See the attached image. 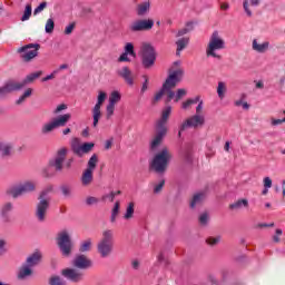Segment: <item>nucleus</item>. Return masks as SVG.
I'll use <instances>...</instances> for the list:
<instances>
[{
	"mask_svg": "<svg viewBox=\"0 0 285 285\" xmlns=\"http://www.w3.org/2000/svg\"><path fill=\"white\" fill-rule=\"evenodd\" d=\"M177 66L178 63L175 62L174 67L169 69V75L165 83L163 85V88L158 92H156L154 97V104H157V101H160L164 95H166L167 97V100H166L167 104L173 101V99H175V91H173V88H175L179 83V81H181V77H184V69Z\"/></svg>",
	"mask_w": 285,
	"mask_h": 285,
	"instance_id": "nucleus-1",
	"label": "nucleus"
},
{
	"mask_svg": "<svg viewBox=\"0 0 285 285\" xmlns=\"http://www.w3.org/2000/svg\"><path fill=\"white\" fill-rule=\"evenodd\" d=\"M225 49L226 41L222 38V35H219V31H214L206 47V57L220 60L222 55H219V51Z\"/></svg>",
	"mask_w": 285,
	"mask_h": 285,
	"instance_id": "nucleus-2",
	"label": "nucleus"
},
{
	"mask_svg": "<svg viewBox=\"0 0 285 285\" xmlns=\"http://www.w3.org/2000/svg\"><path fill=\"white\" fill-rule=\"evenodd\" d=\"M49 193H52V186L47 187L40 193L39 203L36 206L35 213L38 222H46V215H48V210L50 208V197H48Z\"/></svg>",
	"mask_w": 285,
	"mask_h": 285,
	"instance_id": "nucleus-3",
	"label": "nucleus"
},
{
	"mask_svg": "<svg viewBox=\"0 0 285 285\" xmlns=\"http://www.w3.org/2000/svg\"><path fill=\"white\" fill-rule=\"evenodd\" d=\"M70 119H72V115L70 114L57 116L52 118L50 121L45 122L41 126L40 132L41 135H50L51 132H55V130H57L58 128L66 127Z\"/></svg>",
	"mask_w": 285,
	"mask_h": 285,
	"instance_id": "nucleus-4",
	"label": "nucleus"
},
{
	"mask_svg": "<svg viewBox=\"0 0 285 285\" xmlns=\"http://www.w3.org/2000/svg\"><path fill=\"white\" fill-rule=\"evenodd\" d=\"M170 159H173V154H170V150L165 147L154 157L151 168L156 173H166V168H168V161H170Z\"/></svg>",
	"mask_w": 285,
	"mask_h": 285,
	"instance_id": "nucleus-5",
	"label": "nucleus"
},
{
	"mask_svg": "<svg viewBox=\"0 0 285 285\" xmlns=\"http://www.w3.org/2000/svg\"><path fill=\"white\" fill-rule=\"evenodd\" d=\"M35 188H37V185H35L33 181H24L19 185L8 187L6 194L13 199H18V197H21L22 195L35 193Z\"/></svg>",
	"mask_w": 285,
	"mask_h": 285,
	"instance_id": "nucleus-6",
	"label": "nucleus"
},
{
	"mask_svg": "<svg viewBox=\"0 0 285 285\" xmlns=\"http://www.w3.org/2000/svg\"><path fill=\"white\" fill-rule=\"evenodd\" d=\"M57 245L63 257H70L75 245L72 244V238H70V234H68L67 230H62L58 234Z\"/></svg>",
	"mask_w": 285,
	"mask_h": 285,
	"instance_id": "nucleus-7",
	"label": "nucleus"
},
{
	"mask_svg": "<svg viewBox=\"0 0 285 285\" xmlns=\"http://www.w3.org/2000/svg\"><path fill=\"white\" fill-rule=\"evenodd\" d=\"M140 52L144 68H153L157 59V52H155V48L149 43H144L141 46Z\"/></svg>",
	"mask_w": 285,
	"mask_h": 285,
	"instance_id": "nucleus-8",
	"label": "nucleus"
},
{
	"mask_svg": "<svg viewBox=\"0 0 285 285\" xmlns=\"http://www.w3.org/2000/svg\"><path fill=\"white\" fill-rule=\"evenodd\" d=\"M39 48H41L39 43H29L27 46L20 47L18 49V53L26 62L32 61V59L39 55Z\"/></svg>",
	"mask_w": 285,
	"mask_h": 285,
	"instance_id": "nucleus-9",
	"label": "nucleus"
},
{
	"mask_svg": "<svg viewBox=\"0 0 285 285\" xmlns=\"http://www.w3.org/2000/svg\"><path fill=\"white\" fill-rule=\"evenodd\" d=\"M92 148H95L94 142L81 144V140H79V138H73L71 140V150L73 155H77L78 157L88 155V153H91Z\"/></svg>",
	"mask_w": 285,
	"mask_h": 285,
	"instance_id": "nucleus-10",
	"label": "nucleus"
},
{
	"mask_svg": "<svg viewBox=\"0 0 285 285\" xmlns=\"http://www.w3.org/2000/svg\"><path fill=\"white\" fill-rule=\"evenodd\" d=\"M205 122L206 116H199L195 114L180 125L178 137H181V132H184V130H187V128H199V126H204Z\"/></svg>",
	"mask_w": 285,
	"mask_h": 285,
	"instance_id": "nucleus-11",
	"label": "nucleus"
},
{
	"mask_svg": "<svg viewBox=\"0 0 285 285\" xmlns=\"http://www.w3.org/2000/svg\"><path fill=\"white\" fill-rule=\"evenodd\" d=\"M66 155H68V149H59L57 156L49 161L48 168H55L57 173H61L63 170V161H66Z\"/></svg>",
	"mask_w": 285,
	"mask_h": 285,
	"instance_id": "nucleus-12",
	"label": "nucleus"
},
{
	"mask_svg": "<svg viewBox=\"0 0 285 285\" xmlns=\"http://www.w3.org/2000/svg\"><path fill=\"white\" fill-rule=\"evenodd\" d=\"M62 277H66L69 282H72L73 284H79L83 282L86 274L79 269L75 268H66L61 272Z\"/></svg>",
	"mask_w": 285,
	"mask_h": 285,
	"instance_id": "nucleus-13",
	"label": "nucleus"
},
{
	"mask_svg": "<svg viewBox=\"0 0 285 285\" xmlns=\"http://www.w3.org/2000/svg\"><path fill=\"white\" fill-rule=\"evenodd\" d=\"M153 26H155V21L151 19L135 20L129 26V30H131V32H144L146 30H153Z\"/></svg>",
	"mask_w": 285,
	"mask_h": 285,
	"instance_id": "nucleus-14",
	"label": "nucleus"
},
{
	"mask_svg": "<svg viewBox=\"0 0 285 285\" xmlns=\"http://www.w3.org/2000/svg\"><path fill=\"white\" fill-rule=\"evenodd\" d=\"M168 130L156 128V134L154 135L153 139L150 140L149 148L150 150L155 151L159 146H161V141H164V137H166V134Z\"/></svg>",
	"mask_w": 285,
	"mask_h": 285,
	"instance_id": "nucleus-15",
	"label": "nucleus"
},
{
	"mask_svg": "<svg viewBox=\"0 0 285 285\" xmlns=\"http://www.w3.org/2000/svg\"><path fill=\"white\" fill-rule=\"evenodd\" d=\"M106 101V92H100L98 96V101L94 107V128H97V124H99V119H101V104Z\"/></svg>",
	"mask_w": 285,
	"mask_h": 285,
	"instance_id": "nucleus-16",
	"label": "nucleus"
},
{
	"mask_svg": "<svg viewBox=\"0 0 285 285\" xmlns=\"http://www.w3.org/2000/svg\"><path fill=\"white\" fill-rule=\"evenodd\" d=\"M171 112H173V107L166 106L161 111L160 119H158L156 122V128L168 130V127L166 126V124H168V119H170Z\"/></svg>",
	"mask_w": 285,
	"mask_h": 285,
	"instance_id": "nucleus-17",
	"label": "nucleus"
},
{
	"mask_svg": "<svg viewBox=\"0 0 285 285\" xmlns=\"http://www.w3.org/2000/svg\"><path fill=\"white\" fill-rule=\"evenodd\" d=\"M72 264L76 268H80L82 271L92 268V261L87 258L86 255L76 256Z\"/></svg>",
	"mask_w": 285,
	"mask_h": 285,
	"instance_id": "nucleus-18",
	"label": "nucleus"
},
{
	"mask_svg": "<svg viewBox=\"0 0 285 285\" xmlns=\"http://www.w3.org/2000/svg\"><path fill=\"white\" fill-rule=\"evenodd\" d=\"M120 101H121V94L117 90L111 91V94L109 95L108 117H111V115H115V106Z\"/></svg>",
	"mask_w": 285,
	"mask_h": 285,
	"instance_id": "nucleus-19",
	"label": "nucleus"
},
{
	"mask_svg": "<svg viewBox=\"0 0 285 285\" xmlns=\"http://www.w3.org/2000/svg\"><path fill=\"white\" fill-rule=\"evenodd\" d=\"M12 210H14V205L11 202L4 203L1 206L0 217H1L2 222H4L6 224H8V222H10V213H12Z\"/></svg>",
	"mask_w": 285,
	"mask_h": 285,
	"instance_id": "nucleus-20",
	"label": "nucleus"
},
{
	"mask_svg": "<svg viewBox=\"0 0 285 285\" xmlns=\"http://www.w3.org/2000/svg\"><path fill=\"white\" fill-rule=\"evenodd\" d=\"M21 88H24L22 81L21 82H17L14 80H9L0 89L2 90V94L6 95V92H14L17 90H21Z\"/></svg>",
	"mask_w": 285,
	"mask_h": 285,
	"instance_id": "nucleus-21",
	"label": "nucleus"
},
{
	"mask_svg": "<svg viewBox=\"0 0 285 285\" xmlns=\"http://www.w3.org/2000/svg\"><path fill=\"white\" fill-rule=\"evenodd\" d=\"M13 146L11 142L1 141L0 142V157L2 159H8L12 155Z\"/></svg>",
	"mask_w": 285,
	"mask_h": 285,
	"instance_id": "nucleus-22",
	"label": "nucleus"
},
{
	"mask_svg": "<svg viewBox=\"0 0 285 285\" xmlns=\"http://www.w3.org/2000/svg\"><path fill=\"white\" fill-rule=\"evenodd\" d=\"M98 253L101 257H108V232H104V238L98 243Z\"/></svg>",
	"mask_w": 285,
	"mask_h": 285,
	"instance_id": "nucleus-23",
	"label": "nucleus"
},
{
	"mask_svg": "<svg viewBox=\"0 0 285 285\" xmlns=\"http://www.w3.org/2000/svg\"><path fill=\"white\" fill-rule=\"evenodd\" d=\"M41 257L42 255L40 254V252H35L27 257L24 264L31 268H35V266H39V264L41 263Z\"/></svg>",
	"mask_w": 285,
	"mask_h": 285,
	"instance_id": "nucleus-24",
	"label": "nucleus"
},
{
	"mask_svg": "<svg viewBox=\"0 0 285 285\" xmlns=\"http://www.w3.org/2000/svg\"><path fill=\"white\" fill-rule=\"evenodd\" d=\"M271 47V42L265 41L259 43L257 39H254L252 42V49L255 50V52H259L261 55H264Z\"/></svg>",
	"mask_w": 285,
	"mask_h": 285,
	"instance_id": "nucleus-25",
	"label": "nucleus"
},
{
	"mask_svg": "<svg viewBox=\"0 0 285 285\" xmlns=\"http://www.w3.org/2000/svg\"><path fill=\"white\" fill-rule=\"evenodd\" d=\"M259 4L257 0H244L243 1V10L247 17H253V9L257 8Z\"/></svg>",
	"mask_w": 285,
	"mask_h": 285,
	"instance_id": "nucleus-26",
	"label": "nucleus"
},
{
	"mask_svg": "<svg viewBox=\"0 0 285 285\" xmlns=\"http://www.w3.org/2000/svg\"><path fill=\"white\" fill-rule=\"evenodd\" d=\"M204 199H206V193L200 191L195 194L189 204L190 208H197V206L204 203Z\"/></svg>",
	"mask_w": 285,
	"mask_h": 285,
	"instance_id": "nucleus-27",
	"label": "nucleus"
},
{
	"mask_svg": "<svg viewBox=\"0 0 285 285\" xmlns=\"http://www.w3.org/2000/svg\"><path fill=\"white\" fill-rule=\"evenodd\" d=\"M118 75L120 77H122V79H125V81L129 85L132 86L134 80H132V72L130 71V69H128V67H124L122 69H120L118 71Z\"/></svg>",
	"mask_w": 285,
	"mask_h": 285,
	"instance_id": "nucleus-28",
	"label": "nucleus"
},
{
	"mask_svg": "<svg viewBox=\"0 0 285 285\" xmlns=\"http://www.w3.org/2000/svg\"><path fill=\"white\" fill-rule=\"evenodd\" d=\"M136 12L138 17H144L150 12V1H145L142 3H139L136 8Z\"/></svg>",
	"mask_w": 285,
	"mask_h": 285,
	"instance_id": "nucleus-29",
	"label": "nucleus"
},
{
	"mask_svg": "<svg viewBox=\"0 0 285 285\" xmlns=\"http://www.w3.org/2000/svg\"><path fill=\"white\" fill-rule=\"evenodd\" d=\"M188 43H190V38L185 37V38H180L176 41V55L179 57V55H181V50L186 49L188 47Z\"/></svg>",
	"mask_w": 285,
	"mask_h": 285,
	"instance_id": "nucleus-30",
	"label": "nucleus"
},
{
	"mask_svg": "<svg viewBox=\"0 0 285 285\" xmlns=\"http://www.w3.org/2000/svg\"><path fill=\"white\" fill-rule=\"evenodd\" d=\"M32 275V267L26 265V263L20 267L18 272V279H26Z\"/></svg>",
	"mask_w": 285,
	"mask_h": 285,
	"instance_id": "nucleus-31",
	"label": "nucleus"
},
{
	"mask_svg": "<svg viewBox=\"0 0 285 285\" xmlns=\"http://www.w3.org/2000/svg\"><path fill=\"white\" fill-rule=\"evenodd\" d=\"M200 96H196L194 98H188L187 100L181 102L180 108L183 110H190L195 104H199Z\"/></svg>",
	"mask_w": 285,
	"mask_h": 285,
	"instance_id": "nucleus-32",
	"label": "nucleus"
},
{
	"mask_svg": "<svg viewBox=\"0 0 285 285\" xmlns=\"http://www.w3.org/2000/svg\"><path fill=\"white\" fill-rule=\"evenodd\" d=\"M81 184L82 186H90V184H92V171L90 169H86L82 173Z\"/></svg>",
	"mask_w": 285,
	"mask_h": 285,
	"instance_id": "nucleus-33",
	"label": "nucleus"
},
{
	"mask_svg": "<svg viewBox=\"0 0 285 285\" xmlns=\"http://www.w3.org/2000/svg\"><path fill=\"white\" fill-rule=\"evenodd\" d=\"M135 217V204L132 202L128 203L126 212L124 214V219L127 222Z\"/></svg>",
	"mask_w": 285,
	"mask_h": 285,
	"instance_id": "nucleus-34",
	"label": "nucleus"
},
{
	"mask_svg": "<svg viewBox=\"0 0 285 285\" xmlns=\"http://www.w3.org/2000/svg\"><path fill=\"white\" fill-rule=\"evenodd\" d=\"M43 75L42 71H38V72H33L28 75L23 80H22V86L26 88V86H28V83H32V81H35V79H39V77Z\"/></svg>",
	"mask_w": 285,
	"mask_h": 285,
	"instance_id": "nucleus-35",
	"label": "nucleus"
},
{
	"mask_svg": "<svg viewBox=\"0 0 285 285\" xmlns=\"http://www.w3.org/2000/svg\"><path fill=\"white\" fill-rule=\"evenodd\" d=\"M91 248H92V239L88 238V239L82 240L80 243L79 252L80 253H88V252L91 250Z\"/></svg>",
	"mask_w": 285,
	"mask_h": 285,
	"instance_id": "nucleus-36",
	"label": "nucleus"
},
{
	"mask_svg": "<svg viewBox=\"0 0 285 285\" xmlns=\"http://www.w3.org/2000/svg\"><path fill=\"white\" fill-rule=\"evenodd\" d=\"M186 95H188V90L180 88L176 91V94L174 92V101L175 104L181 101V99H184V97H186Z\"/></svg>",
	"mask_w": 285,
	"mask_h": 285,
	"instance_id": "nucleus-37",
	"label": "nucleus"
},
{
	"mask_svg": "<svg viewBox=\"0 0 285 285\" xmlns=\"http://www.w3.org/2000/svg\"><path fill=\"white\" fill-rule=\"evenodd\" d=\"M108 199V196H102L101 198L89 196L86 199L87 206H95V204H99V202H106Z\"/></svg>",
	"mask_w": 285,
	"mask_h": 285,
	"instance_id": "nucleus-38",
	"label": "nucleus"
},
{
	"mask_svg": "<svg viewBox=\"0 0 285 285\" xmlns=\"http://www.w3.org/2000/svg\"><path fill=\"white\" fill-rule=\"evenodd\" d=\"M242 206H244L245 208H248V200H246V199H239V200H237L236 203L232 204V205L229 206V208H230L232 210H238V208H242Z\"/></svg>",
	"mask_w": 285,
	"mask_h": 285,
	"instance_id": "nucleus-39",
	"label": "nucleus"
},
{
	"mask_svg": "<svg viewBox=\"0 0 285 285\" xmlns=\"http://www.w3.org/2000/svg\"><path fill=\"white\" fill-rule=\"evenodd\" d=\"M121 208V203L117 200L111 209V222H116L117 217L119 216V209Z\"/></svg>",
	"mask_w": 285,
	"mask_h": 285,
	"instance_id": "nucleus-40",
	"label": "nucleus"
},
{
	"mask_svg": "<svg viewBox=\"0 0 285 285\" xmlns=\"http://www.w3.org/2000/svg\"><path fill=\"white\" fill-rule=\"evenodd\" d=\"M99 161V159L97 158V154H94L89 161H88V168L87 170H91L92 173L95 171V168H97V163Z\"/></svg>",
	"mask_w": 285,
	"mask_h": 285,
	"instance_id": "nucleus-41",
	"label": "nucleus"
},
{
	"mask_svg": "<svg viewBox=\"0 0 285 285\" xmlns=\"http://www.w3.org/2000/svg\"><path fill=\"white\" fill-rule=\"evenodd\" d=\"M45 31L47 35H52L55 32V20L52 18H49L45 26Z\"/></svg>",
	"mask_w": 285,
	"mask_h": 285,
	"instance_id": "nucleus-42",
	"label": "nucleus"
},
{
	"mask_svg": "<svg viewBox=\"0 0 285 285\" xmlns=\"http://www.w3.org/2000/svg\"><path fill=\"white\" fill-rule=\"evenodd\" d=\"M193 30V22H188L183 29L178 30L176 37H184V35H188Z\"/></svg>",
	"mask_w": 285,
	"mask_h": 285,
	"instance_id": "nucleus-43",
	"label": "nucleus"
},
{
	"mask_svg": "<svg viewBox=\"0 0 285 285\" xmlns=\"http://www.w3.org/2000/svg\"><path fill=\"white\" fill-rule=\"evenodd\" d=\"M217 95L219 99H224L226 97V82H218Z\"/></svg>",
	"mask_w": 285,
	"mask_h": 285,
	"instance_id": "nucleus-44",
	"label": "nucleus"
},
{
	"mask_svg": "<svg viewBox=\"0 0 285 285\" xmlns=\"http://www.w3.org/2000/svg\"><path fill=\"white\" fill-rule=\"evenodd\" d=\"M30 17H32V6L31 4H27L24 12L21 17V21H28V19H30Z\"/></svg>",
	"mask_w": 285,
	"mask_h": 285,
	"instance_id": "nucleus-45",
	"label": "nucleus"
},
{
	"mask_svg": "<svg viewBox=\"0 0 285 285\" xmlns=\"http://www.w3.org/2000/svg\"><path fill=\"white\" fill-rule=\"evenodd\" d=\"M60 190H61V194L63 195V197L72 196V187H70V185H61Z\"/></svg>",
	"mask_w": 285,
	"mask_h": 285,
	"instance_id": "nucleus-46",
	"label": "nucleus"
},
{
	"mask_svg": "<svg viewBox=\"0 0 285 285\" xmlns=\"http://www.w3.org/2000/svg\"><path fill=\"white\" fill-rule=\"evenodd\" d=\"M125 53L129 55L130 57H137L135 53V46L131 42H127L125 45Z\"/></svg>",
	"mask_w": 285,
	"mask_h": 285,
	"instance_id": "nucleus-47",
	"label": "nucleus"
},
{
	"mask_svg": "<svg viewBox=\"0 0 285 285\" xmlns=\"http://www.w3.org/2000/svg\"><path fill=\"white\" fill-rule=\"evenodd\" d=\"M49 284L50 285H66V281H63V278H61L60 276H52L49 279Z\"/></svg>",
	"mask_w": 285,
	"mask_h": 285,
	"instance_id": "nucleus-48",
	"label": "nucleus"
},
{
	"mask_svg": "<svg viewBox=\"0 0 285 285\" xmlns=\"http://www.w3.org/2000/svg\"><path fill=\"white\" fill-rule=\"evenodd\" d=\"M184 160H185L187 164H193V150L186 149V150L184 151Z\"/></svg>",
	"mask_w": 285,
	"mask_h": 285,
	"instance_id": "nucleus-49",
	"label": "nucleus"
},
{
	"mask_svg": "<svg viewBox=\"0 0 285 285\" xmlns=\"http://www.w3.org/2000/svg\"><path fill=\"white\" fill-rule=\"evenodd\" d=\"M196 115L200 116V117H205L204 115V100H202V98L198 101V105L196 107Z\"/></svg>",
	"mask_w": 285,
	"mask_h": 285,
	"instance_id": "nucleus-50",
	"label": "nucleus"
},
{
	"mask_svg": "<svg viewBox=\"0 0 285 285\" xmlns=\"http://www.w3.org/2000/svg\"><path fill=\"white\" fill-rule=\"evenodd\" d=\"M165 184H166V180H160L158 184H156L154 186L155 195H158V193H161V190L164 189Z\"/></svg>",
	"mask_w": 285,
	"mask_h": 285,
	"instance_id": "nucleus-51",
	"label": "nucleus"
},
{
	"mask_svg": "<svg viewBox=\"0 0 285 285\" xmlns=\"http://www.w3.org/2000/svg\"><path fill=\"white\" fill-rule=\"evenodd\" d=\"M48 7L47 2H41L33 11V14H39V12H43L46 8Z\"/></svg>",
	"mask_w": 285,
	"mask_h": 285,
	"instance_id": "nucleus-52",
	"label": "nucleus"
},
{
	"mask_svg": "<svg viewBox=\"0 0 285 285\" xmlns=\"http://www.w3.org/2000/svg\"><path fill=\"white\" fill-rule=\"evenodd\" d=\"M263 186L264 188H273V180L271 179V177H265L263 179Z\"/></svg>",
	"mask_w": 285,
	"mask_h": 285,
	"instance_id": "nucleus-53",
	"label": "nucleus"
},
{
	"mask_svg": "<svg viewBox=\"0 0 285 285\" xmlns=\"http://www.w3.org/2000/svg\"><path fill=\"white\" fill-rule=\"evenodd\" d=\"M207 244H209V246H215V245L219 244V237L207 238Z\"/></svg>",
	"mask_w": 285,
	"mask_h": 285,
	"instance_id": "nucleus-54",
	"label": "nucleus"
},
{
	"mask_svg": "<svg viewBox=\"0 0 285 285\" xmlns=\"http://www.w3.org/2000/svg\"><path fill=\"white\" fill-rule=\"evenodd\" d=\"M68 106H66L65 104L59 105L55 110H53V115H59V112H61L62 110H67Z\"/></svg>",
	"mask_w": 285,
	"mask_h": 285,
	"instance_id": "nucleus-55",
	"label": "nucleus"
},
{
	"mask_svg": "<svg viewBox=\"0 0 285 285\" xmlns=\"http://www.w3.org/2000/svg\"><path fill=\"white\" fill-rule=\"evenodd\" d=\"M199 223L203 225V226H205V224H208V214H202L200 216H199Z\"/></svg>",
	"mask_w": 285,
	"mask_h": 285,
	"instance_id": "nucleus-56",
	"label": "nucleus"
},
{
	"mask_svg": "<svg viewBox=\"0 0 285 285\" xmlns=\"http://www.w3.org/2000/svg\"><path fill=\"white\" fill-rule=\"evenodd\" d=\"M59 73V69L53 70L51 75H48L47 77L42 78V81H50V79H55V76Z\"/></svg>",
	"mask_w": 285,
	"mask_h": 285,
	"instance_id": "nucleus-57",
	"label": "nucleus"
},
{
	"mask_svg": "<svg viewBox=\"0 0 285 285\" xmlns=\"http://www.w3.org/2000/svg\"><path fill=\"white\" fill-rule=\"evenodd\" d=\"M72 30H75V22H72L66 27L65 35H72Z\"/></svg>",
	"mask_w": 285,
	"mask_h": 285,
	"instance_id": "nucleus-58",
	"label": "nucleus"
},
{
	"mask_svg": "<svg viewBox=\"0 0 285 285\" xmlns=\"http://www.w3.org/2000/svg\"><path fill=\"white\" fill-rule=\"evenodd\" d=\"M145 82L142 83V87L140 89V92L144 95L146 90H148V76H144Z\"/></svg>",
	"mask_w": 285,
	"mask_h": 285,
	"instance_id": "nucleus-59",
	"label": "nucleus"
},
{
	"mask_svg": "<svg viewBox=\"0 0 285 285\" xmlns=\"http://www.w3.org/2000/svg\"><path fill=\"white\" fill-rule=\"evenodd\" d=\"M282 124H285V118L283 119L272 118V126H282Z\"/></svg>",
	"mask_w": 285,
	"mask_h": 285,
	"instance_id": "nucleus-60",
	"label": "nucleus"
},
{
	"mask_svg": "<svg viewBox=\"0 0 285 285\" xmlns=\"http://www.w3.org/2000/svg\"><path fill=\"white\" fill-rule=\"evenodd\" d=\"M282 229H276V235L273 236V242H275V244H279V236H282Z\"/></svg>",
	"mask_w": 285,
	"mask_h": 285,
	"instance_id": "nucleus-61",
	"label": "nucleus"
},
{
	"mask_svg": "<svg viewBox=\"0 0 285 285\" xmlns=\"http://www.w3.org/2000/svg\"><path fill=\"white\" fill-rule=\"evenodd\" d=\"M245 99H246V95H245V94H243V95H242V97H240V99L235 100V102H234V104H235V106H237V107L243 106V104H244Z\"/></svg>",
	"mask_w": 285,
	"mask_h": 285,
	"instance_id": "nucleus-62",
	"label": "nucleus"
},
{
	"mask_svg": "<svg viewBox=\"0 0 285 285\" xmlns=\"http://www.w3.org/2000/svg\"><path fill=\"white\" fill-rule=\"evenodd\" d=\"M220 10H223L224 12L230 10V4L228 2H220Z\"/></svg>",
	"mask_w": 285,
	"mask_h": 285,
	"instance_id": "nucleus-63",
	"label": "nucleus"
},
{
	"mask_svg": "<svg viewBox=\"0 0 285 285\" xmlns=\"http://www.w3.org/2000/svg\"><path fill=\"white\" fill-rule=\"evenodd\" d=\"M4 250H6V239L0 238V255H3Z\"/></svg>",
	"mask_w": 285,
	"mask_h": 285,
	"instance_id": "nucleus-64",
	"label": "nucleus"
}]
</instances>
